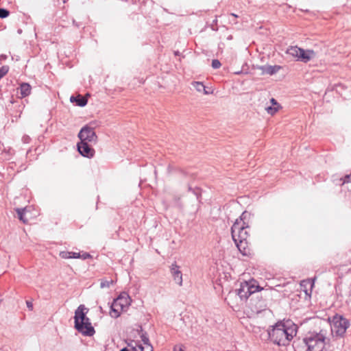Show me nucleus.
<instances>
[{
	"label": "nucleus",
	"mask_w": 351,
	"mask_h": 351,
	"mask_svg": "<svg viewBox=\"0 0 351 351\" xmlns=\"http://www.w3.org/2000/svg\"><path fill=\"white\" fill-rule=\"evenodd\" d=\"M296 334L295 325L289 322H278L272 327L271 330L267 331L270 341L280 346L289 345Z\"/></svg>",
	"instance_id": "nucleus-1"
},
{
	"label": "nucleus",
	"mask_w": 351,
	"mask_h": 351,
	"mask_svg": "<svg viewBox=\"0 0 351 351\" xmlns=\"http://www.w3.org/2000/svg\"><path fill=\"white\" fill-rule=\"evenodd\" d=\"M247 215L248 213L246 211L243 212L231 228L232 239L239 250L243 254H246L245 247L247 244V239L249 237V232L247 230L249 228V226L243 221Z\"/></svg>",
	"instance_id": "nucleus-2"
},
{
	"label": "nucleus",
	"mask_w": 351,
	"mask_h": 351,
	"mask_svg": "<svg viewBox=\"0 0 351 351\" xmlns=\"http://www.w3.org/2000/svg\"><path fill=\"white\" fill-rule=\"evenodd\" d=\"M88 309L84 305H80L75 311V328L84 336L92 337L95 330L90 319L86 317Z\"/></svg>",
	"instance_id": "nucleus-3"
},
{
	"label": "nucleus",
	"mask_w": 351,
	"mask_h": 351,
	"mask_svg": "<svg viewBox=\"0 0 351 351\" xmlns=\"http://www.w3.org/2000/svg\"><path fill=\"white\" fill-rule=\"evenodd\" d=\"M327 330L322 329L319 332H309L303 339L307 349L306 351H323L327 340Z\"/></svg>",
	"instance_id": "nucleus-4"
},
{
	"label": "nucleus",
	"mask_w": 351,
	"mask_h": 351,
	"mask_svg": "<svg viewBox=\"0 0 351 351\" xmlns=\"http://www.w3.org/2000/svg\"><path fill=\"white\" fill-rule=\"evenodd\" d=\"M249 283V291H250V304L257 312L263 310L266 306V300L263 299V293L259 291L263 289L256 285V281L247 282Z\"/></svg>",
	"instance_id": "nucleus-5"
},
{
	"label": "nucleus",
	"mask_w": 351,
	"mask_h": 351,
	"mask_svg": "<svg viewBox=\"0 0 351 351\" xmlns=\"http://www.w3.org/2000/svg\"><path fill=\"white\" fill-rule=\"evenodd\" d=\"M349 326V321L342 315H335L332 318L330 324L331 331L337 336L342 337Z\"/></svg>",
	"instance_id": "nucleus-6"
},
{
	"label": "nucleus",
	"mask_w": 351,
	"mask_h": 351,
	"mask_svg": "<svg viewBox=\"0 0 351 351\" xmlns=\"http://www.w3.org/2000/svg\"><path fill=\"white\" fill-rule=\"evenodd\" d=\"M93 124L90 123V125ZM78 137L80 141L90 143V144H96L97 141V136L94 131V127L90 125H85L83 127L79 134Z\"/></svg>",
	"instance_id": "nucleus-7"
},
{
	"label": "nucleus",
	"mask_w": 351,
	"mask_h": 351,
	"mask_svg": "<svg viewBox=\"0 0 351 351\" xmlns=\"http://www.w3.org/2000/svg\"><path fill=\"white\" fill-rule=\"evenodd\" d=\"M128 298H127L118 297L114 299L110 305V316L113 318L119 317L123 308L128 306Z\"/></svg>",
	"instance_id": "nucleus-8"
},
{
	"label": "nucleus",
	"mask_w": 351,
	"mask_h": 351,
	"mask_svg": "<svg viewBox=\"0 0 351 351\" xmlns=\"http://www.w3.org/2000/svg\"><path fill=\"white\" fill-rule=\"evenodd\" d=\"M90 143L80 141L77 143V150L80 154L87 158H91L94 156L95 150L89 145Z\"/></svg>",
	"instance_id": "nucleus-9"
},
{
	"label": "nucleus",
	"mask_w": 351,
	"mask_h": 351,
	"mask_svg": "<svg viewBox=\"0 0 351 351\" xmlns=\"http://www.w3.org/2000/svg\"><path fill=\"white\" fill-rule=\"evenodd\" d=\"M235 293L239 296L241 300H247L250 295L249 291V283L247 282H241L240 287L234 291Z\"/></svg>",
	"instance_id": "nucleus-10"
},
{
	"label": "nucleus",
	"mask_w": 351,
	"mask_h": 351,
	"mask_svg": "<svg viewBox=\"0 0 351 351\" xmlns=\"http://www.w3.org/2000/svg\"><path fill=\"white\" fill-rule=\"evenodd\" d=\"M170 270L174 281L181 286L182 285V274L180 270V267L174 263L171 265Z\"/></svg>",
	"instance_id": "nucleus-11"
},
{
	"label": "nucleus",
	"mask_w": 351,
	"mask_h": 351,
	"mask_svg": "<svg viewBox=\"0 0 351 351\" xmlns=\"http://www.w3.org/2000/svg\"><path fill=\"white\" fill-rule=\"evenodd\" d=\"M141 338L143 341V344H139L141 351H153V347L149 342L147 333H142Z\"/></svg>",
	"instance_id": "nucleus-12"
},
{
	"label": "nucleus",
	"mask_w": 351,
	"mask_h": 351,
	"mask_svg": "<svg viewBox=\"0 0 351 351\" xmlns=\"http://www.w3.org/2000/svg\"><path fill=\"white\" fill-rule=\"evenodd\" d=\"M299 53H300V56H299L298 60H300L304 62H308L315 56V53L313 51H312V50L305 51L301 48H300V51Z\"/></svg>",
	"instance_id": "nucleus-13"
},
{
	"label": "nucleus",
	"mask_w": 351,
	"mask_h": 351,
	"mask_svg": "<svg viewBox=\"0 0 351 351\" xmlns=\"http://www.w3.org/2000/svg\"><path fill=\"white\" fill-rule=\"evenodd\" d=\"M260 69L263 74H269L271 75L276 73L281 69V66L278 65H264L261 66Z\"/></svg>",
	"instance_id": "nucleus-14"
},
{
	"label": "nucleus",
	"mask_w": 351,
	"mask_h": 351,
	"mask_svg": "<svg viewBox=\"0 0 351 351\" xmlns=\"http://www.w3.org/2000/svg\"><path fill=\"white\" fill-rule=\"evenodd\" d=\"M31 86L28 83H22L20 86V94L21 97H25L31 93Z\"/></svg>",
	"instance_id": "nucleus-15"
},
{
	"label": "nucleus",
	"mask_w": 351,
	"mask_h": 351,
	"mask_svg": "<svg viewBox=\"0 0 351 351\" xmlns=\"http://www.w3.org/2000/svg\"><path fill=\"white\" fill-rule=\"evenodd\" d=\"M192 86L196 89L197 91L201 93L203 92L205 95L209 94V92H208L206 90L205 86L203 84L202 82H193Z\"/></svg>",
	"instance_id": "nucleus-16"
},
{
	"label": "nucleus",
	"mask_w": 351,
	"mask_h": 351,
	"mask_svg": "<svg viewBox=\"0 0 351 351\" xmlns=\"http://www.w3.org/2000/svg\"><path fill=\"white\" fill-rule=\"evenodd\" d=\"M16 212L17 213L19 219L23 221L24 223H27L28 222V219L25 217V214L27 212V208H16Z\"/></svg>",
	"instance_id": "nucleus-17"
},
{
	"label": "nucleus",
	"mask_w": 351,
	"mask_h": 351,
	"mask_svg": "<svg viewBox=\"0 0 351 351\" xmlns=\"http://www.w3.org/2000/svg\"><path fill=\"white\" fill-rule=\"evenodd\" d=\"M300 51V48L298 47L297 46L290 47L287 50V53L289 55L292 56L293 57H296L298 58H299V56H300V53H299Z\"/></svg>",
	"instance_id": "nucleus-18"
},
{
	"label": "nucleus",
	"mask_w": 351,
	"mask_h": 351,
	"mask_svg": "<svg viewBox=\"0 0 351 351\" xmlns=\"http://www.w3.org/2000/svg\"><path fill=\"white\" fill-rule=\"evenodd\" d=\"M75 102L77 106H79L80 107H83L87 104L88 100L86 97L81 96V95H78V96H77Z\"/></svg>",
	"instance_id": "nucleus-19"
},
{
	"label": "nucleus",
	"mask_w": 351,
	"mask_h": 351,
	"mask_svg": "<svg viewBox=\"0 0 351 351\" xmlns=\"http://www.w3.org/2000/svg\"><path fill=\"white\" fill-rule=\"evenodd\" d=\"M279 106H268L266 108V110L269 114H274L278 110Z\"/></svg>",
	"instance_id": "nucleus-20"
},
{
	"label": "nucleus",
	"mask_w": 351,
	"mask_h": 351,
	"mask_svg": "<svg viewBox=\"0 0 351 351\" xmlns=\"http://www.w3.org/2000/svg\"><path fill=\"white\" fill-rule=\"evenodd\" d=\"M113 284V280H101L100 283L101 288H108Z\"/></svg>",
	"instance_id": "nucleus-21"
},
{
	"label": "nucleus",
	"mask_w": 351,
	"mask_h": 351,
	"mask_svg": "<svg viewBox=\"0 0 351 351\" xmlns=\"http://www.w3.org/2000/svg\"><path fill=\"white\" fill-rule=\"evenodd\" d=\"M8 71L9 67L8 66H3L0 68V80L8 73Z\"/></svg>",
	"instance_id": "nucleus-22"
},
{
	"label": "nucleus",
	"mask_w": 351,
	"mask_h": 351,
	"mask_svg": "<svg viewBox=\"0 0 351 351\" xmlns=\"http://www.w3.org/2000/svg\"><path fill=\"white\" fill-rule=\"evenodd\" d=\"M10 15V12L5 8H0V19H5Z\"/></svg>",
	"instance_id": "nucleus-23"
},
{
	"label": "nucleus",
	"mask_w": 351,
	"mask_h": 351,
	"mask_svg": "<svg viewBox=\"0 0 351 351\" xmlns=\"http://www.w3.org/2000/svg\"><path fill=\"white\" fill-rule=\"evenodd\" d=\"M60 256L62 258H71V252L62 251L60 252Z\"/></svg>",
	"instance_id": "nucleus-24"
},
{
	"label": "nucleus",
	"mask_w": 351,
	"mask_h": 351,
	"mask_svg": "<svg viewBox=\"0 0 351 351\" xmlns=\"http://www.w3.org/2000/svg\"><path fill=\"white\" fill-rule=\"evenodd\" d=\"M128 346L131 347V349H129L130 351H141L139 348V343L135 342V345L133 346L132 343H128Z\"/></svg>",
	"instance_id": "nucleus-25"
},
{
	"label": "nucleus",
	"mask_w": 351,
	"mask_h": 351,
	"mask_svg": "<svg viewBox=\"0 0 351 351\" xmlns=\"http://www.w3.org/2000/svg\"><path fill=\"white\" fill-rule=\"evenodd\" d=\"M221 64L218 60H217V59L213 60L212 67L213 69H219L221 66Z\"/></svg>",
	"instance_id": "nucleus-26"
},
{
	"label": "nucleus",
	"mask_w": 351,
	"mask_h": 351,
	"mask_svg": "<svg viewBox=\"0 0 351 351\" xmlns=\"http://www.w3.org/2000/svg\"><path fill=\"white\" fill-rule=\"evenodd\" d=\"M342 180H343L342 184L351 182V173L345 176L344 178L342 179Z\"/></svg>",
	"instance_id": "nucleus-27"
},
{
	"label": "nucleus",
	"mask_w": 351,
	"mask_h": 351,
	"mask_svg": "<svg viewBox=\"0 0 351 351\" xmlns=\"http://www.w3.org/2000/svg\"><path fill=\"white\" fill-rule=\"evenodd\" d=\"M30 140H31L30 137L27 135H24L22 137V141L23 143H25V144L29 143Z\"/></svg>",
	"instance_id": "nucleus-28"
},
{
	"label": "nucleus",
	"mask_w": 351,
	"mask_h": 351,
	"mask_svg": "<svg viewBox=\"0 0 351 351\" xmlns=\"http://www.w3.org/2000/svg\"><path fill=\"white\" fill-rule=\"evenodd\" d=\"M173 351H184V350L183 348V346L181 344H179V345H176L173 347Z\"/></svg>",
	"instance_id": "nucleus-29"
},
{
	"label": "nucleus",
	"mask_w": 351,
	"mask_h": 351,
	"mask_svg": "<svg viewBox=\"0 0 351 351\" xmlns=\"http://www.w3.org/2000/svg\"><path fill=\"white\" fill-rule=\"evenodd\" d=\"M81 258L80 253L71 252V258Z\"/></svg>",
	"instance_id": "nucleus-30"
},
{
	"label": "nucleus",
	"mask_w": 351,
	"mask_h": 351,
	"mask_svg": "<svg viewBox=\"0 0 351 351\" xmlns=\"http://www.w3.org/2000/svg\"><path fill=\"white\" fill-rule=\"evenodd\" d=\"M90 257V255L88 253H84L82 255H81V258L83 260H86Z\"/></svg>",
	"instance_id": "nucleus-31"
},
{
	"label": "nucleus",
	"mask_w": 351,
	"mask_h": 351,
	"mask_svg": "<svg viewBox=\"0 0 351 351\" xmlns=\"http://www.w3.org/2000/svg\"><path fill=\"white\" fill-rule=\"evenodd\" d=\"M26 304H27V308H28L30 311H32V310H33V304H32V302L26 301Z\"/></svg>",
	"instance_id": "nucleus-32"
},
{
	"label": "nucleus",
	"mask_w": 351,
	"mask_h": 351,
	"mask_svg": "<svg viewBox=\"0 0 351 351\" xmlns=\"http://www.w3.org/2000/svg\"><path fill=\"white\" fill-rule=\"evenodd\" d=\"M271 103L273 104L274 106H279V104H278V102L276 101V100L274 98H271Z\"/></svg>",
	"instance_id": "nucleus-33"
},
{
	"label": "nucleus",
	"mask_w": 351,
	"mask_h": 351,
	"mask_svg": "<svg viewBox=\"0 0 351 351\" xmlns=\"http://www.w3.org/2000/svg\"><path fill=\"white\" fill-rule=\"evenodd\" d=\"M76 98H77V97L71 96L70 100L71 102H73V101H75Z\"/></svg>",
	"instance_id": "nucleus-34"
},
{
	"label": "nucleus",
	"mask_w": 351,
	"mask_h": 351,
	"mask_svg": "<svg viewBox=\"0 0 351 351\" xmlns=\"http://www.w3.org/2000/svg\"><path fill=\"white\" fill-rule=\"evenodd\" d=\"M188 189H189V191H192L195 195H197V193L195 192V191L190 186H189Z\"/></svg>",
	"instance_id": "nucleus-35"
},
{
	"label": "nucleus",
	"mask_w": 351,
	"mask_h": 351,
	"mask_svg": "<svg viewBox=\"0 0 351 351\" xmlns=\"http://www.w3.org/2000/svg\"><path fill=\"white\" fill-rule=\"evenodd\" d=\"M120 351H130L128 348H123Z\"/></svg>",
	"instance_id": "nucleus-36"
},
{
	"label": "nucleus",
	"mask_w": 351,
	"mask_h": 351,
	"mask_svg": "<svg viewBox=\"0 0 351 351\" xmlns=\"http://www.w3.org/2000/svg\"><path fill=\"white\" fill-rule=\"evenodd\" d=\"M18 33H19V34H21V33H22V29H18Z\"/></svg>",
	"instance_id": "nucleus-37"
},
{
	"label": "nucleus",
	"mask_w": 351,
	"mask_h": 351,
	"mask_svg": "<svg viewBox=\"0 0 351 351\" xmlns=\"http://www.w3.org/2000/svg\"><path fill=\"white\" fill-rule=\"evenodd\" d=\"M231 15H232V16L235 17V18H237V15H236L235 14H231Z\"/></svg>",
	"instance_id": "nucleus-38"
}]
</instances>
